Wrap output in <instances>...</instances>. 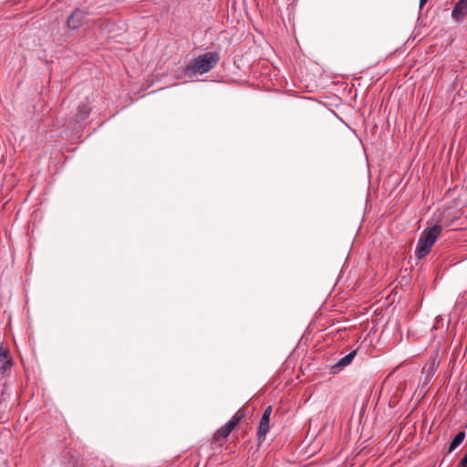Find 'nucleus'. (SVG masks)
<instances>
[{
    "instance_id": "obj_1",
    "label": "nucleus",
    "mask_w": 467,
    "mask_h": 467,
    "mask_svg": "<svg viewBox=\"0 0 467 467\" xmlns=\"http://www.w3.org/2000/svg\"><path fill=\"white\" fill-rule=\"evenodd\" d=\"M441 231V225L435 224L432 227L425 229L421 233L418 240L415 251L416 256L418 258H423L430 254L431 247L437 241Z\"/></svg>"
},
{
    "instance_id": "obj_2",
    "label": "nucleus",
    "mask_w": 467,
    "mask_h": 467,
    "mask_svg": "<svg viewBox=\"0 0 467 467\" xmlns=\"http://www.w3.org/2000/svg\"><path fill=\"white\" fill-rule=\"evenodd\" d=\"M220 56L217 52H206L192 61L185 68V72L193 74H204L212 70L219 62Z\"/></svg>"
},
{
    "instance_id": "obj_3",
    "label": "nucleus",
    "mask_w": 467,
    "mask_h": 467,
    "mask_svg": "<svg viewBox=\"0 0 467 467\" xmlns=\"http://www.w3.org/2000/svg\"><path fill=\"white\" fill-rule=\"evenodd\" d=\"M244 417V411L239 410L228 422H226L213 433L211 443L216 444L220 447L223 446L224 440L230 435L233 430L243 420Z\"/></svg>"
},
{
    "instance_id": "obj_4",
    "label": "nucleus",
    "mask_w": 467,
    "mask_h": 467,
    "mask_svg": "<svg viewBox=\"0 0 467 467\" xmlns=\"http://www.w3.org/2000/svg\"><path fill=\"white\" fill-rule=\"evenodd\" d=\"M271 413H272V407L268 406L265 410V411L262 415V418L260 420V422H259L258 431H257L259 442H262L263 441H265V436L270 430L269 421H270Z\"/></svg>"
},
{
    "instance_id": "obj_5",
    "label": "nucleus",
    "mask_w": 467,
    "mask_h": 467,
    "mask_svg": "<svg viewBox=\"0 0 467 467\" xmlns=\"http://www.w3.org/2000/svg\"><path fill=\"white\" fill-rule=\"evenodd\" d=\"M86 13L78 8L75 9L67 20V25L71 29H78L82 26Z\"/></svg>"
},
{
    "instance_id": "obj_6",
    "label": "nucleus",
    "mask_w": 467,
    "mask_h": 467,
    "mask_svg": "<svg viewBox=\"0 0 467 467\" xmlns=\"http://www.w3.org/2000/svg\"><path fill=\"white\" fill-rule=\"evenodd\" d=\"M90 111H91L90 102L89 101L83 102L78 107L77 111L74 114L72 120L77 124L81 123V122L85 121L89 117Z\"/></svg>"
},
{
    "instance_id": "obj_7",
    "label": "nucleus",
    "mask_w": 467,
    "mask_h": 467,
    "mask_svg": "<svg viewBox=\"0 0 467 467\" xmlns=\"http://www.w3.org/2000/svg\"><path fill=\"white\" fill-rule=\"evenodd\" d=\"M13 366V359L10 356L9 350L0 346V373L5 374L6 371L11 369V367Z\"/></svg>"
},
{
    "instance_id": "obj_8",
    "label": "nucleus",
    "mask_w": 467,
    "mask_h": 467,
    "mask_svg": "<svg viewBox=\"0 0 467 467\" xmlns=\"http://www.w3.org/2000/svg\"><path fill=\"white\" fill-rule=\"evenodd\" d=\"M451 16L456 20H462L467 16V0H459L454 5Z\"/></svg>"
},
{
    "instance_id": "obj_9",
    "label": "nucleus",
    "mask_w": 467,
    "mask_h": 467,
    "mask_svg": "<svg viewBox=\"0 0 467 467\" xmlns=\"http://www.w3.org/2000/svg\"><path fill=\"white\" fill-rule=\"evenodd\" d=\"M357 355V350H353L351 351L350 353H348V355H346L345 357H343L342 358H340L333 367H332V369L334 372H338L340 371L341 369H343L345 367H347L348 365H349L352 360L354 359V358L356 357Z\"/></svg>"
},
{
    "instance_id": "obj_10",
    "label": "nucleus",
    "mask_w": 467,
    "mask_h": 467,
    "mask_svg": "<svg viewBox=\"0 0 467 467\" xmlns=\"http://www.w3.org/2000/svg\"><path fill=\"white\" fill-rule=\"evenodd\" d=\"M464 438L465 431L458 432L450 444L449 451L451 452L454 451L463 441Z\"/></svg>"
},
{
    "instance_id": "obj_11",
    "label": "nucleus",
    "mask_w": 467,
    "mask_h": 467,
    "mask_svg": "<svg viewBox=\"0 0 467 467\" xmlns=\"http://www.w3.org/2000/svg\"><path fill=\"white\" fill-rule=\"evenodd\" d=\"M458 467H467V451H466V454L464 455V457L460 462Z\"/></svg>"
},
{
    "instance_id": "obj_12",
    "label": "nucleus",
    "mask_w": 467,
    "mask_h": 467,
    "mask_svg": "<svg viewBox=\"0 0 467 467\" xmlns=\"http://www.w3.org/2000/svg\"><path fill=\"white\" fill-rule=\"evenodd\" d=\"M427 2L428 0H420V6L422 7Z\"/></svg>"
}]
</instances>
